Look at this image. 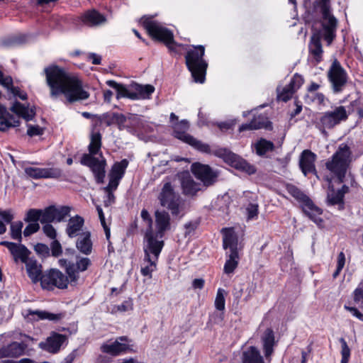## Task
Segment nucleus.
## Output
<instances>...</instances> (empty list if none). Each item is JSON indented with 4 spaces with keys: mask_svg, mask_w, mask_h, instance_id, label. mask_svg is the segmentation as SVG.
<instances>
[{
    "mask_svg": "<svg viewBox=\"0 0 363 363\" xmlns=\"http://www.w3.org/2000/svg\"><path fill=\"white\" fill-rule=\"evenodd\" d=\"M52 98L63 95L69 103L87 99L90 94L82 79L57 65L44 69Z\"/></svg>",
    "mask_w": 363,
    "mask_h": 363,
    "instance_id": "f257e3e1",
    "label": "nucleus"
},
{
    "mask_svg": "<svg viewBox=\"0 0 363 363\" xmlns=\"http://www.w3.org/2000/svg\"><path fill=\"white\" fill-rule=\"evenodd\" d=\"M58 264L65 269L66 274L55 268L45 271L40 281L42 289L48 291H53L55 288L66 289L69 283L76 284L79 279V273L86 271L92 263L89 257L77 255L76 262L62 258L58 260Z\"/></svg>",
    "mask_w": 363,
    "mask_h": 363,
    "instance_id": "f03ea898",
    "label": "nucleus"
},
{
    "mask_svg": "<svg viewBox=\"0 0 363 363\" xmlns=\"http://www.w3.org/2000/svg\"><path fill=\"white\" fill-rule=\"evenodd\" d=\"M189 139V140L186 144L191 146L197 151L202 153L213 155L221 158L230 167L239 171L245 172L249 175L256 173L257 169L254 165L250 164L247 160L233 152L229 149L225 147H218L215 150H211V146L208 144L197 140L194 136Z\"/></svg>",
    "mask_w": 363,
    "mask_h": 363,
    "instance_id": "7ed1b4c3",
    "label": "nucleus"
},
{
    "mask_svg": "<svg viewBox=\"0 0 363 363\" xmlns=\"http://www.w3.org/2000/svg\"><path fill=\"white\" fill-rule=\"evenodd\" d=\"M352 160V152L347 143L339 145L337 150L325 162V168L337 178L338 184L345 179Z\"/></svg>",
    "mask_w": 363,
    "mask_h": 363,
    "instance_id": "20e7f679",
    "label": "nucleus"
},
{
    "mask_svg": "<svg viewBox=\"0 0 363 363\" xmlns=\"http://www.w3.org/2000/svg\"><path fill=\"white\" fill-rule=\"evenodd\" d=\"M223 234V247L229 249L226 252V261L223 267L225 274H233L239 264L240 256L238 252V236L233 228H224L221 230Z\"/></svg>",
    "mask_w": 363,
    "mask_h": 363,
    "instance_id": "39448f33",
    "label": "nucleus"
},
{
    "mask_svg": "<svg viewBox=\"0 0 363 363\" xmlns=\"http://www.w3.org/2000/svg\"><path fill=\"white\" fill-rule=\"evenodd\" d=\"M320 14L321 30L320 35L330 45L336 37L337 20L332 13L330 0H318L315 3Z\"/></svg>",
    "mask_w": 363,
    "mask_h": 363,
    "instance_id": "423d86ee",
    "label": "nucleus"
},
{
    "mask_svg": "<svg viewBox=\"0 0 363 363\" xmlns=\"http://www.w3.org/2000/svg\"><path fill=\"white\" fill-rule=\"evenodd\" d=\"M107 84L116 90V98H128L131 100H143L150 99L155 91V87L151 84H140L131 83L128 85L118 84L113 80L107 81Z\"/></svg>",
    "mask_w": 363,
    "mask_h": 363,
    "instance_id": "0eeeda50",
    "label": "nucleus"
},
{
    "mask_svg": "<svg viewBox=\"0 0 363 363\" xmlns=\"http://www.w3.org/2000/svg\"><path fill=\"white\" fill-rule=\"evenodd\" d=\"M204 52L205 48L203 45L193 46L185 55L186 65L194 82L199 83L204 82L208 67L207 62L203 58Z\"/></svg>",
    "mask_w": 363,
    "mask_h": 363,
    "instance_id": "6e6552de",
    "label": "nucleus"
},
{
    "mask_svg": "<svg viewBox=\"0 0 363 363\" xmlns=\"http://www.w3.org/2000/svg\"><path fill=\"white\" fill-rule=\"evenodd\" d=\"M160 204L170 211L173 216H177L180 213L181 196L174 189L170 182L163 184L157 196Z\"/></svg>",
    "mask_w": 363,
    "mask_h": 363,
    "instance_id": "1a4fd4ad",
    "label": "nucleus"
},
{
    "mask_svg": "<svg viewBox=\"0 0 363 363\" xmlns=\"http://www.w3.org/2000/svg\"><path fill=\"white\" fill-rule=\"evenodd\" d=\"M145 244L143 247V261H150V258L158 260L164 246V241L159 238L154 232H145L144 235Z\"/></svg>",
    "mask_w": 363,
    "mask_h": 363,
    "instance_id": "9d476101",
    "label": "nucleus"
},
{
    "mask_svg": "<svg viewBox=\"0 0 363 363\" xmlns=\"http://www.w3.org/2000/svg\"><path fill=\"white\" fill-rule=\"evenodd\" d=\"M144 26L152 38L164 43L170 49H172L173 45L176 44L172 32L160 23L146 21L144 22Z\"/></svg>",
    "mask_w": 363,
    "mask_h": 363,
    "instance_id": "9b49d317",
    "label": "nucleus"
},
{
    "mask_svg": "<svg viewBox=\"0 0 363 363\" xmlns=\"http://www.w3.org/2000/svg\"><path fill=\"white\" fill-rule=\"evenodd\" d=\"M80 163L82 165L88 167L90 169L97 184L104 182L106 167L107 164L106 160L104 158L100 160L94 156L84 153L81 157Z\"/></svg>",
    "mask_w": 363,
    "mask_h": 363,
    "instance_id": "f8f14e48",
    "label": "nucleus"
},
{
    "mask_svg": "<svg viewBox=\"0 0 363 363\" xmlns=\"http://www.w3.org/2000/svg\"><path fill=\"white\" fill-rule=\"evenodd\" d=\"M328 77L335 92L340 91L347 82V73L337 60L333 61L330 67Z\"/></svg>",
    "mask_w": 363,
    "mask_h": 363,
    "instance_id": "ddd939ff",
    "label": "nucleus"
},
{
    "mask_svg": "<svg viewBox=\"0 0 363 363\" xmlns=\"http://www.w3.org/2000/svg\"><path fill=\"white\" fill-rule=\"evenodd\" d=\"M191 172L198 179L201 180L207 186L213 184L218 176L209 165L199 162H195L191 165Z\"/></svg>",
    "mask_w": 363,
    "mask_h": 363,
    "instance_id": "4468645a",
    "label": "nucleus"
},
{
    "mask_svg": "<svg viewBox=\"0 0 363 363\" xmlns=\"http://www.w3.org/2000/svg\"><path fill=\"white\" fill-rule=\"evenodd\" d=\"M0 245L6 247L13 257L15 263H26L30 258L31 252L23 244L9 241H1Z\"/></svg>",
    "mask_w": 363,
    "mask_h": 363,
    "instance_id": "2eb2a0df",
    "label": "nucleus"
},
{
    "mask_svg": "<svg viewBox=\"0 0 363 363\" xmlns=\"http://www.w3.org/2000/svg\"><path fill=\"white\" fill-rule=\"evenodd\" d=\"M67 341V336L57 332H52L45 342H41L39 347L49 353L56 354L60 352L61 347Z\"/></svg>",
    "mask_w": 363,
    "mask_h": 363,
    "instance_id": "dca6fc26",
    "label": "nucleus"
},
{
    "mask_svg": "<svg viewBox=\"0 0 363 363\" xmlns=\"http://www.w3.org/2000/svg\"><path fill=\"white\" fill-rule=\"evenodd\" d=\"M300 207L303 214L315 223L318 227H323L324 220L320 217L323 213V211L321 208L316 206L310 197Z\"/></svg>",
    "mask_w": 363,
    "mask_h": 363,
    "instance_id": "f3484780",
    "label": "nucleus"
},
{
    "mask_svg": "<svg viewBox=\"0 0 363 363\" xmlns=\"http://www.w3.org/2000/svg\"><path fill=\"white\" fill-rule=\"evenodd\" d=\"M28 345L24 342L12 341L0 347V359L18 358L26 354Z\"/></svg>",
    "mask_w": 363,
    "mask_h": 363,
    "instance_id": "a211bd4d",
    "label": "nucleus"
},
{
    "mask_svg": "<svg viewBox=\"0 0 363 363\" xmlns=\"http://www.w3.org/2000/svg\"><path fill=\"white\" fill-rule=\"evenodd\" d=\"M170 123L173 129L172 135L183 143H187L189 138L192 137L187 133L189 129V121L185 119L179 121L177 115H170Z\"/></svg>",
    "mask_w": 363,
    "mask_h": 363,
    "instance_id": "6ab92c4d",
    "label": "nucleus"
},
{
    "mask_svg": "<svg viewBox=\"0 0 363 363\" xmlns=\"http://www.w3.org/2000/svg\"><path fill=\"white\" fill-rule=\"evenodd\" d=\"M348 115H322L319 118H315L312 121L315 127L324 135H327L325 129H330L339 124L341 121L347 119Z\"/></svg>",
    "mask_w": 363,
    "mask_h": 363,
    "instance_id": "aec40b11",
    "label": "nucleus"
},
{
    "mask_svg": "<svg viewBox=\"0 0 363 363\" xmlns=\"http://www.w3.org/2000/svg\"><path fill=\"white\" fill-rule=\"evenodd\" d=\"M155 232L159 238L162 239L166 232L171 230V217L164 210H156L155 211Z\"/></svg>",
    "mask_w": 363,
    "mask_h": 363,
    "instance_id": "412c9836",
    "label": "nucleus"
},
{
    "mask_svg": "<svg viewBox=\"0 0 363 363\" xmlns=\"http://www.w3.org/2000/svg\"><path fill=\"white\" fill-rule=\"evenodd\" d=\"M303 82L304 79L301 75L295 74L287 86L281 89L279 87L277 88V99L283 101L289 100L294 94L302 86Z\"/></svg>",
    "mask_w": 363,
    "mask_h": 363,
    "instance_id": "4be33fe9",
    "label": "nucleus"
},
{
    "mask_svg": "<svg viewBox=\"0 0 363 363\" xmlns=\"http://www.w3.org/2000/svg\"><path fill=\"white\" fill-rule=\"evenodd\" d=\"M259 129H265L272 131L273 130L272 123L264 115H254L253 118L249 123H242L239 127V132L246 130H255Z\"/></svg>",
    "mask_w": 363,
    "mask_h": 363,
    "instance_id": "5701e85b",
    "label": "nucleus"
},
{
    "mask_svg": "<svg viewBox=\"0 0 363 363\" xmlns=\"http://www.w3.org/2000/svg\"><path fill=\"white\" fill-rule=\"evenodd\" d=\"M316 158V155L311 150H303L300 155L299 167L304 176H307L308 174H313L317 176V171L315 165Z\"/></svg>",
    "mask_w": 363,
    "mask_h": 363,
    "instance_id": "b1692460",
    "label": "nucleus"
},
{
    "mask_svg": "<svg viewBox=\"0 0 363 363\" xmlns=\"http://www.w3.org/2000/svg\"><path fill=\"white\" fill-rule=\"evenodd\" d=\"M100 350L101 352L112 357H117L131 350L128 344L121 343L118 341L111 342L110 340L101 345Z\"/></svg>",
    "mask_w": 363,
    "mask_h": 363,
    "instance_id": "393cba45",
    "label": "nucleus"
},
{
    "mask_svg": "<svg viewBox=\"0 0 363 363\" xmlns=\"http://www.w3.org/2000/svg\"><path fill=\"white\" fill-rule=\"evenodd\" d=\"M36 115H0V131L4 132L12 127L20 125L19 118L21 117L26 121H32Z\"/></svg>",
    "mask_w": 363,
    "mask_h": 363,
    "instance_id": "a878e982",
    "label": "nucleus"
},
{
    "mask_svg": "<svg viewBox=\"0 0 363 363\" xmlns=\"http://www.w3.org/2000/svg\"><path fill=\"white\" fill-rule=\"evenodd\" d=\"M26 269L28 277L30 279L33 283L36 284L40 282L44 273L43 272V266L38 260L31 257L28 261L25 263Z\"/></svg>",
    "mask_w": 363,
    "mask_h": 363,
    "instance_id": "bb28decb",
    "label": "nucleus"
},
{
    "mask_svg": "<svg viewBox=\"0 0 363 363\" xmlns=\"http://www.w3.org/2000/svg\"><path fill=\"white\" fill-rule=\"evenodd\" d=\"M181 187L182 193L187 196H194L201 190V184L196 182L188 172L181 177Z\"/></svg>",
    "mask_w": 363,
    "mask_h": 363,
    "instance_id": "cd10ccee",
    "label": "nucleus"
},
{
    "mask_svg": "<svg viewBox=\"0 0 363 363\" xmlns=\"http://www.w3.org/2000/svg\"><path fill=\"white\" fill-rule=\"evenodd\" d=\"M262 350L267 360L271 361L272 355L274 352L276 345L274 331L272 328H267L262 337Z\"/></svg>",
    "mask_w": 363,
    "mask_h": 363,
    "instance_id": "c85d7f7f",
    "label": "nucleus"
},
{
    "mask_svg": "<svg viewBox=\"0 0 363 363\" xmlns=\"http://www.w3.org/2000/svg\"><path fill=\"white\" fill-rule=\"evenodd\" d=\"M77 249L84 255H89L92 252L93 242L89 231L83 232L76 240Z\"/></svg>",
    "mask_w": 363,
    "mask_h": 363,
    "instance_id": "c756f323",
    "label": "nucleus"
},
{
    "mask_svg": "<svg viewBox=\"0 0 363 363\" xmlns=\"http://www.w3.org/2000/svg\"><path fill=\"white\" fill-rule=\"evenodd\" d=\"M241 363H264V360L257 347L250 346L242 352Z\"/></svg>",
    "mask_w": 363,
    "mask_h": 363,
    "instance_id": "7c9ffc66",
    "label": "nucleus"
},
{
    "mask_svg": "<svg viewBox=\"0 0 363 363\" xmlns=\"http://www.w3.org/2000/svg\"><path fill=\"white\" fill-rule=\"evenodd\" d=\"M84 225V219L79 215L71 217L66 228V233L70 238H74L79 235V232L82 229Z\"/></svg>",
    "mask_w": 363,
    "mask_h": 363,
    "instance_id": "2f4dec72",
    "label": "nucleus"
},
{
    "mask_svg": "<svg viewBox=\"0 0 363 363\" xmlns=\"http://www.w3.org/2000/svg\"><path fill=\"white\" fill-rule=\"evenodd\" d=\"M97 118L100 124H105L106 126L116 124L120 130L125 127L126 121L125 115H100Z\"/></svg>",
    "mask_w": 363,
    "mask_h": 363,
    "instance_id": "473e14b6",
    "label": "nucleus"
},
{
    "mask_svg": "<svg viewBox=\"0 0 363 363\" xmlns=\"http://www.w3.org/2000/svg\"><path fill=\"white\" fill-rule=\"evenodd\" d=\"M326 202L329 206L337 205L339 211H343L345 208V197L333 186L328 193Z\"/></svg>",
    "mask_w": 363,
    "mask_h": 363,
    "instance_id": "72a5a7b5",
    "label": "nucleus"
},
{
    "mask_svg": "<svg viewBox=\"0 0 363 363\" xmlns=\"http://www.w3.org/2000/svg\"><path fill=\"white\" fill-rule=\"evenodd\" d=\"M129 164L127 159H123L120 162H116L111 167L108 177H114L122 179L125 174V170Z\"/></svg>",
    "mask_w": 363,
    "mask_h": 363,
    "instance_id": "f704fd0d",
    "label": "nucleus"
},
{
    "mask_svg": "<svg viewBox=\"0 0 363 363\" xmlns=\"http://www.w3.org/2000/svg\"><path fill=\"white\" fill-rule=\"evenodd\" d=\"M105 21V17L96 10L88 11L82 16V21L91 26L100 25Z\"/></svg>",
    "mask_w": 363,
    "mask_h": 363,
    "instance_id": "c9c22d12",
    "label": "nucleus"
},
{
    "mask_svg": "<svg viewBox=\"0 0 363 363\" xmlns=\"http://www.w3.org/2000/svg\"><path fill=\"white\" fill-rule=\"evenodd\" d=\"M101 134L99 132L92 133L91 135L90 143L88 147L89 155L95 156L100 152L102 157V152H100L101 147Z\"/></svg>",
    "mask_w": 363,
    "mask_h": 363,
    "instance_id": "e433bc0d",
    "label": "nucleus"
},
{
    "mask_svg": "<svg viewBox=\"0 0 363 363\" xmlns=\"http://www.w3.org/2000/svg\"><path fill=\"white\" fill-rule=\"evenodd\" d=\"M309 51L311 55L319 62L323 53L322 45L320 43V37L319 34H313L311 37L309 44Z\"/></svg>",
    "mask_w": 363,
    "mask_h": 363,
    "instance_id": "4c0bfd02",
    "label": "nucleus"
},
{
    "mask_svg": "<svg viewBox=\"0 0 363 363\" xmlns=\"http://www.w3.org/2000/svg\"><path fill=\"white\" fill-rule=\"evenodd\" d=\"M256 154L259 156H264L268 152H272L274 150V144L264 138H260L257 141L255 145Z\"/></svg>",
    "mask_w": 363,
    "mask_h": 363,
    "instance_id": "58836bf2",
    "label": "nucleus"
},
{
    "mask_svg": "<svg viewBox=\"0 0 363 363\" xmlns=\"http://www.w3.org/2000/svg\"><path fill=\"white\" fill-rule=\"evenodd\" d=\"M285 187L287 192L300 203V206L309 198L301 189L293 184H286Z\"/></svg>",
    "mask_w": 363,
    "mask_h": 363,
    "instance_id": "ea45409f",
    "label": "nucleus"
},
{
    "mask_svg": "<svg viewBox=\"0 0 363 363\" xmlns=\"http://www.w3.org/2000/svg\"><path fill=\"white\" fill-rule=\"evenodd\" d=\"M42 122L43 123L44 125H40L37 124H27V130H26V135L29 138H34L36 136H41L45 133V131L46 130V121L45 118H41Z\"/></svg>",
    "mask_w": 363,
    "mask_h": 363,
    "instance_id": "a19ab883",
    "label": "nucleus"
},
{
    "mask_svg": "<svg viewBox=\"0 0 363 363\" xmlns=\"http://www.w3.org/2000/svg\"><path fill=\"white\" fill-rule=\"evenodd\" d=\"M40 179H58L62 176V170L58 167L40 168Z\"/></svg>",
    "mask_w": 363,
    "mask_h": 363,
    "instance_id": "79ce46f5",
    "label": "nucleus"
},
{
    "mask_svg": "<svg viewBox=\"0 0 363 363\" xmlns=\"http://www.w3.org/2000/svg\"><path fill=\"white\" fill-rule=\"evenodd\" d=\"M23 223L22 221L18 220L11 223L10 226V235L11 238L13 240H17L18 242L22 241V228Z\"/></svg>",
    "mask_w": 363,
    "mask_h": 363,
    "instance_id": "37998d69",
    "label": "nucleus"
},
{
    "mask_svg": "<svg viewBox=\"0 0 363 363\" xmlns=\"http://www.w3.org/2000/svg\"><path fill=\"white\" fill-rule=\"evenodd\" d=\"M29 315H37L40 320H58L60 319V314L52 313L45 311H28Z\"/></svg>",
    "mask_w": 363,
    "mask_h": 363,
    "instance_id": "c03bdc74",
    "label": "nucleus"
},
{
    "mask_svg": "<svg viewBox=\"0 0 363 363\" xmlns=\"http://www.w3.org/2000/svg\"><path fill=\"white\" fill-rule=\"evenodd\" d=\"M54 206H49L42 210V216L40 223L43 224H48L55 221Z\"/></svg>",
    "mask_w": 363,
    "mask_h": 363,
    "instance_id": "a18cd8bd",
    "label": "nucleus"
},
{
    "mask_svg": "<svg viewBox=\"0 0 363 363\" xmlns=\"http://www.w3.org/2000/svg\"><path fill=\"white\" fill-rule=\"evenodd\" d=\"M42 216V209L30 208L29 209L24 218L26 223H38L40 221Z\"/></svg>",
    "mask_w": 363,
    "mask_h": 363,
    "instance_id": "49530a36",
    "label": "nucleus"
},
{
    "mask_svg": "<svg viewBox=\"0 0 363 363\" xmlns=\"http://www.w3.org/2000/svg\"><path fill=\"white\" fill-rule=\"evenodd\" d=\"M54 209L55 221L57 222L64 220L71 211V208L68 206H62L59 208L54 206Z\"/></svg>",
    "mask_w": 363,
    "mask_h": 363,
    "instance_id": "de8ad7c7",
    "label": "nucleus"
},
{
    "mask_svg": "<svg viewBox=\"0 0 363 363\" xmlns=\"http://www.w3.org/2000/svg\"><path fill=\"white\" fill-rule=\"evenodd\" d=\"M157 261L158 260L152 258H150V261H144L145 262H147L148 264L141 267V274L144 277H148L149 278H152V272L157 269Z\"/></svg>",
    "mask_w": 363,
    "mask_h": 363,
    "instance_id": "09e8293b",
    "label": "nucleus"
},
{
    "mask_svg": "<svg viewBox=\"0 0 363 363\" xmlns=\"http://www.w3.org/2000/svg\"><path fill=\"white\" fill-rule=\"evenodd\" d=\"M339 342L341 344V356L342 359L340 361V363H348L350 355H351V350L349 346L347 345V343L345 338L340 337L339 339Z\"/></svg>",
    "mask_w": 363,
    "mask_h": 363,
    "instance_id": "8fccbe9b",
    "label": "nucleus"
},
{
    "mask_svg": "<svg viewBox=\"0 0 363 363\" xmlns=\"http://www.w3.org/2000/svg\"><path fill=\"white\" fill-rule=\"evenodd\" d=\"M201 220L200 218H197L194 220H190L186 223L184 225V237L191 236L194 233L196 230L199 228Z\"/></svg>",
    "mask_w": 363,
    "mask_h": 363,
    "instance_id": "3c124183",
    "label": "nucleus"
},
{
    "mask_svg": "<svg viewBox=\"0 0 363 363\" xmlns=\"http://www.w3.org/2000/svg\"><path fill=\"white\" fill-rule=\"evenodd\" d=\"M34 250L41 258L45 259L50 256V247L44 243L38 242L34 246Z\"/></svg>",
    "mask_w": 363,
    "mask_h": 363,
    "instance_id": "603ef678",
    "label": "nucleus"
},
{
    "mask_svg": "<svg viewBox=\"0 0 363 363\" xmlns=\"http://www.w3.org/2000/svg\"><path fill=\"white\" fill-rule=\"evenodd\" d=\"M225 290L219 288L215 299V307L218 311L225 310V299L224 296Z\"/></svg>",
    "mask_w": 363,
    "mask_h": 363,
    "instance_id": "864d4df0",
    "label": "nucleus"
},
{
    "mask_svg": "<svg viewBox=\"0 0 363 363\" xmlns=\"http://www.w3.org/2000/svg\"><path fill=\"white\" fill-rule=\"evenodd\" d=\"M13 113H34L35 111L19 102H15L11 108Z\"/></svg>",
    "mask_w": 363,
    "mask_h": 363,
    "instance_id": "5fc2aeb1",
    "label": "nucleus"
},
{
    "mask_svg": "<svg viewBox=\"0 0 363 363\" xmlns=\"http://www.w3.org/2000/svg\"><path fill=\"white\" fill-rule=\"evenodd\" d=\"M133 309L132 298H129L125 300L121 304L114 306L113 311L114 312H126Z\"/></svg>",
    "mask_w": 363,
    "mask_h": 363,
    "instance_id": "6e6d98bb",
    "label": "nucleus"
},
{
    "mask_svg": "<svg viewBox=\"0 0 363 363\" xmlns=\"http://www.w3.org/2000/svg\"><path fill=\"white\" fill-rule=\"evenodd\" d=\"M109 181L108 185L104 188L106 192L108 194V196H111L113 198L114 197L113 191L116 190L118 188L121 179L114 178V177H108Z\"/></svg>",
    "mask_w": 363,
    "mask_h": 363,
    "instance_id": "4d7b16f0",
    "label": "nucleus"
},
{
    "mask_svg": "<svg viewBox=\"0 0 363 363\" xmlns=\"http://www.w3.org/2000/svg\"><path fill=\"white\" fill-rule=\"evenodd\" d=\"M247 220L257 218L259 214V205L257 203H250L246 208Z\"/></svg>",
    "mask_w": 363,
    "mask_h": 363,
    "instance_id": "13d9d810",
    "label": "nucleus"
},
{
    "mask_svg": "<svg viewBox=\"0 0 363 363\" xmlns=\"http://www.w3.org/2000/svg\"><path fill=\"white\" fill-rule=\"evenodd\" d=\"M140 216L144 222L147 223V229L145 232H153L152 230V225H153V220L152 218L149 213L148 211L145 208H143L141 211Z\"/></svg>",
    "mask_w": 363,
    "mask_h": 363,
    "instance_id": "bf43d9fd",
    "label": "nucleus"
},
{
    "mask_svg": "<svg viewBox=\"0 0 363 363\" xmlns=\"http://www.w3.org/2000/svg\"><path fill=\"white\" fill-rule=\"evenodd\" d=\"M51 255L54 257H58L62 254V247L60 242L55 239L50 243Z\"/></svg>",
    "mask_w": 363,
    "mask_h": 363,
    "instance_id": "052dcab7",
    "label": "nucleus"
},
{
    "mask_svg": "<svg viewBox=\"0 0 363 363\" xmlns=\"http://www.w3.org/2000/svg\"><path fill=\"white\" fill-rule=\"evenodd\" d=\"M305 100L308 103L313 102L317 105H325L326 101L325 96L321 93H315L313 97L306 96Z\"/></svg>",
    "mask_w": 363,
    "mask_h": 363,
    "instance_id": "680f3d73",
    "label": "nucleus"
},
{
    "mask_svg": "<svg viewBox=\"0 0 363 363\" xmlns=\"http://www.w3.org/2000/svg\"><path fill=\"white\" fill-rule=\"evenodd\" d=\"M235 125V121L234 120L213 123V125H216L222 131L232 130L233 129Z\"/></svg>",
    "mask_w": 363,
    "mask_h": 363,
    "instance_id": "e2e57ef3",
    "label": "nucleus"
},
{
    "mask_svg": "<svg viewBox=\"0 0 363 363\" xmlns=\"http://www.w3.org/2000/svg\"><path fill=\"white\" fill-rule=\"evenodd\" d=\"M40 230V225L38 223H28L23 230L25 237H29L31 235L37 233Z\"/></svg>",
    "mask_w": 363,
    "mask_h": 363,
    "instance_id": "0e129e2a",
    "label": "nucleus"
},
{
    "mask_svg": "<svg viewBox=\"0 0 363 363\" xmlns=\"http://www.w3.org/2000/svg\"><path fill=\"white\" fill-rule=\"evenodd\" d=\"M43 231L45 235L52 240L56 239L57 232L55 228L51 225V223L45 224L43 226Z\"/></svg>",
    "mask_w": 363,
    "mask_h": 363,
    "instance_id": "69168bd1",
    "label": "nucleus"
},
{
    "mask_svg": "<svg viewBox=\"0 0 363 363\" xmlns=\"http://www.w3.org/2000/svg\"><path fill=\"white\" fill-rule=\"evenodd\" d=\"M40 168L39 167H28L25 168V173L30 177V178H33L34 179H40Z\"/></svg>",
    "mask_w": 363,
    "mask_h": 363,
    "instance_id": "338daca9",
    "label": "nucleus"
},
{
    "mask_svg": "<svg viewBox=\"0 0 363 363\" xmlns=\"http://www.w3.org/2000/svg\"><path fill=\"white\" fill-rule=\"evenodd\" d=\"M363 299V281L360 282L353 292V300L356 303Z\"/></svg>",
    "mask_w": 363,
    "mask_h": 363,
    "instance_id": "774afa93",
    "label": "nucleus"
}]
</instances>
